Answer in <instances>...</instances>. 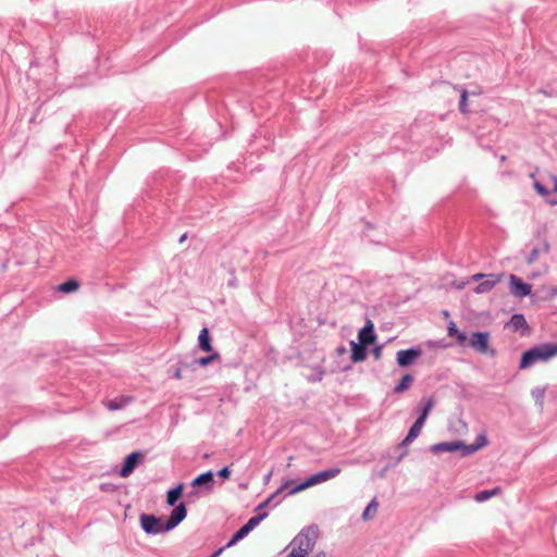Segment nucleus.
Instances as JSON below:
<instances>
[{"label": "nucleus", "instance_id": "1", "mask_svg": "<svg viewBox=\"0 0 557 557\" xmlns=\"http://www.w3.org/2000/svg\"><path fill=\"white\" fill-rule=\"evenodd\" d=\"M319 533L315 525L301 530L290 542V550L286 557H323L322 553L313 555Z\"/></svg>", "mask_w": 557, "mask_h": 557}, {"label": "nucleus", "instance_id": "35", "mask_svg": "<svg viewBox=\"0 0 557 557\" xmlns=\"http://www.w3.org/2000/svg\"><path fill=\"white\" fill-rule=\"evenodd\" d=\"M486 275H487V274L476 273V274H474V275L472 276V280H473V281H480V280H482V278H486Z\"/></svg>", "mask_w": 557, "mask_h": 557}, {"label": "nucleus", "instance_id": "32", "mask_svg": "<svg viewBox=\"0 0 557 557\" xmlns=\"http://www.w3.org/2000/svg\"><path fill=\"white\" fill-rule=\"evenodd\" d=\"M216 358H219V355L218 354H213L211 356H208V357H201L199 359L196 360V362L201 366V367H206L208 366L210 362H212L213 360H215Z\"/></svg>", "mask_w": 557, "mask_h": 557}, {"label": "nucleus", "instance_id": "20", "mask_svg": "<svg viewBox=\"0 0 557 557\" xmlns=\"http://www.w3.org/2000/svg\"><path fill=\"white\" fill-rule=\"evenodd\" d=\"M502 493V488L500 487H495L493 490H485V491H481L479 492L475 496H474V500L478 502V503H482V502H485L487 500L488 498L493 497V496H497Z\"/></svg>", "mask_w": 557, "mask_h": 557}, {"label": "nucleus", "instance_id": "24", "mask_svg": "<svg viewBox=\"0 0 557 557\" xmlns=\"http://www.w3.org/2000/svg\"><path fill=\"white\" fill-rule=\"evenodd\" d=\"M422 403H424V407H423L422 412H421L419 418H423V421H425L428 416H429V413H430V411L435 406L436 401H435L434 396H431V397H429L426 399H423Z\"/></svg>", "mask_w": 557, "mask_h": 557}, {"label": "nucleus", "instance_id": "3", "mask_svg": "<svg viewBox=\"0 0 557 557\" xmlns=\"http://www.w3.org/2000/svg\"><path fill=\"white\" fill-rule=\"evenodd\" d=\"M557 355V344H544L523 352L520 369H525L537 361L548 360Z\"/></svg>", "mask_w": 557, "mask_h": 557}, {"label": "nucleus", "instance_id": "6", "mask_svg": "<svg viewBox=\"0 0 557 557\" xmlns=\"http://www.w3.org/2000/svg\"><path fill=\"white\" fill-rule=\"evenodd\" d=\"M510 293L518 298L529 296L531 294L532 286L524 283L520 277L511 274L509 277Z\"/></svg>", "mask_w": 557, "mask_h": 557}, {"label": "nucleus", "instance_id": "26", "mask_svg": "<svg viewBox=\"0 0 557 557\" xmlns=\"http://www.w3.org/2000/svg\"><path fill=\"white\" fill-rule=\"evenodd\" d=\"M470 94L463 89L461 90V95H460V101H459V110L462 114H467L469 112L468 110V96Z\"/></svg>", "mask_w": 557, "mask_h": 557}, {"label": "nucleus", "instance_id": "40", "mask_svg": "<svg viewBox=\"0 0 557 557\" xmlns=\"http://www.w3.org/2000/svg\"><path fill=\"white\" fill-rule=\"evenodd\" d=\"M554 191H557V178H555Z\"/></svg>", "mask_w": 557, "mask_h": 557}, {"label": "nucleus", "instance_id": "18", "mask_svg": "<svg viewBox=\"0 0 557 557\" xmlns=\"http://www.w3.org/2000/svg\"><path fill=\"white\" fill-rule=\"evenodd\" d=\"M198 342H199V347L201 350L207 351V352L212 350L208 329H202L200 331Z\"/></svg>", "mask_w": 557, "mask_h": 557}, {"label": "nucleus", "instance_id": "4", "mask_svg": "<svg viewBox=\"0 0 557 557\" xmlns=\"http://www.w3.org/2000/svg\"><path fill=\"white\" fill-rule=\"evenodd\" d=\"M341 472H342L341 468H337V467L331 468V469H327L324 471H320V472L309 476L308 479H306L302 483L290 488L288 494L289 495L298 494L309 487L324 483L329 480H332V479L338 476L341 474Z\"/></svg>", "mask_w": 557, "mask_h": 557}, {"label": "nucleus", "instance_id": "33", "mask_svg": "<svg viewBox=\"0 0 557 557\" xmlns=\"http://www.w3.org/2000/svg\"><path fill=\"white\" fill-rule=\"evenodd\" d=\"M218 475L223 479H228L231 475V471L227 467H224L218 472Z\"/></svg>", "mask_w": 557, "mask_h": 557}, {"label": "nucleus", "instance_id": "41", "mask_svg": "<svg viewBox=\"0 0 557 557\" xmlns=\"http://www.w3.org/2000/svg\"><path fill=\"white\" fill-rule=\"evenodd\" d=\"M211 557H214V556H211Z\"/></svg>", "mask_w": 557, "mask_h": 557}, {"label": "nucleus", "instance_id": "8", "mask_svg": "<svg viewBox=\"0 0 557 557\" xmlns=\"http://www.w3.org/2000/svg\"><path fill=\"white\" fill-rule=\"evenodd\" d=\"M140 524H141V528L147 533L156 534V533L165 531L164 525L161 523V520L156 518L152 515H143L140 517Z\"/></svg>", "mask_w": 557, "mask_h": 557}, {"label": "nucleus", "instance_id": "17", "mask_svg": "<svg viewBox=\"0 0 557 557\" xmlns=\"http://www.w3.org/2000/svg\"><path fill=\"white\" fill-rule=\"evenodd\" d=\"M447 332H448V335H449L450 337H454V336L456 337L457 343H458L459 345H465V343H466V342H467V339H468V338H467V336H466V334H465V333H462V332H460V331L457 329V325H456V323H455V322H450V323H449Z\"/></svg>", "mask_w": 557, "mask_h": 557}, {"label": "nucleus", "instance_id": "5", "mask_svg": "<svg viewBox=\"0 0 557 557\" xmlns=\"http://www.w3.org/2000/svg\"><path fill=\"white\" fill-rule=\"evenodd\" d=\"M469 346L475 351L482 355L495 354L494 349L490 348V333L487 332H474L469 338Z\"/></svg>", "mask_w": 557, "mask_h": 557}, {"label": "nucleus", "instance_id": "12", "mask_svg": "<svg viewBox=\"0 0 557 557\" xmlns=\"http://www.w3.org/2000/svg\"><path fill=\"white\" fill-rule=\"evenodd\" d=\"M359 343L362 345H370L375 341L373 324L369 320L367 324L358 333Z\"/></svg>", "mask_w": 557, "mask_h": 557}, {"label": "nucleus", "instance_id": "23", "mask_svg": "<svg viewBox=\"0 0 557 557\" xmlns=\"http://www.w3.org/2000/svg\"><path fill=\"white\" fill-rule=\"evenodd\" d=\"M79 288V283L76 280H69L58 286V290L62 293L76 292Z\"/></svg>", "mask_w": 557, "mask_h": 557}, {"label": "nucleus", "instance_id": "10", "mask_svg": "<svg viewBox=\"0 0 557 557\" xmlns=\"http://www.w3.org/2000/svg\"><path fill=\"white\" fill-rule=\"evenodd\" d=\"M421 356L420 349H406L397 352V363L400 367H408L412 364Z\"/></svg>", "mask_w": 557, "mask_h": 557}, {"label": "nucleus", "instance_id": "21", "mask_svg": "<svg viewBox=\"0 0 557 557\" xmlns=\"http://www.w3.org/2000/svg\"><path fill=\"white\" fill-rule=\"evenodd\" d=\"M377 509L379 503L376 499H372L362 513L363 521L372 520L376 516Z\"/></svg>", "mask_w": 557, "mask_h": 557}, {"label": "nucleus", "instance_id": "37", "mask_svg": "<svg viewBox=\"0 0 557 557\" xmlns=\"http://www.w3.org/2000/svg\"><path fill=\"white\" fill-rule=\"evenodd\" d=\"M374 356H375V358H380V356H381V349L380 348H376L374 350Z\"/></svg>", "mask_w": 557, "mask_h": 557}, {"label": "nucleus", "instance_id": "14", "mask_svg": "<svg viewBox=\"0 0 557 557\" xmlns=\"http://www.w3.org/2000/svg\"><path fill=\"white\" fill-rule=\"evenodd\" d=\"M132 400L133 398L131 396H120L114 399L104 400L103 404L110 411H115L124 408Z\"/></svg>", "mask_w": 557, "mask_h": 557}, {"label": "nucleus", "instance_id": "36", "mask_svg": "<svg viewBox=\"0 0 557 557\" xmlns=\"http://www.w3.org/2000/svg\"><path fill=\"white\" fill-rule=\"evenodd\" d=\"M174 377L177 379V380H181L183 379V372H182V369H177L174 373Z\"/></svg>", "mask_w": 557, "mask_h": 557}, {"label": "nucleus", "instance_id": "7", "mask_svg": "<svg viewBox=\"0 0 557 557\" xmlns=\"http://www.w3.org/2000/svg\"><path fill=\"white\" fill-rule=\"evenodd\" d=\"M187 515V509L184 503L178 504L171 512L169 520L164 524V530L170 531L178 525Z\"/></svg>", "mask_w": 557, "mask_h": 557}, {"label": "nucleus", "instance_id": "9", "mask_svg": "<svg viewBox=\"0 0 557 557\" xmlns=\"http://www.w3.org/2000/svg\"><path fill=\"white\" fill-rule=\"evenodd\" d=\"M141 459H143V454L139 451H133L132 454H129L125 458L124 465H123L122 469L120 470V475L122 478L129 476Z\"/></svg>", "mask_w": 557, "mask_h": 557}, {"label": "nucleus", "instance_id": "19", "mask_svg": "<svg viewBox=\"0 0 557 557\" xmlns=\"http://www.w3.org/2000/svg\"><path fill=\"white\" fill-rule=\"evenodd\" d=\"M183 490H184V485L183 484H180L176 487L170 490L166 493V503H168V505L174 506L176 504V502L178 500V498L182 496Z\"/></svg>", "mask_w": 557, "mask_h": 557}, {"label": "nucleus", "instance_id": "11", "mask_svg": "<svg viewBox=\"0 0 557 557\" xmlns=\"http://www.w3.org/2000/svg\"><path fill=\"white\" fill-rule=\"evenodd\" d=\"M502 278L503 274H487L486 278L474 288V292L476 294L487 293L492 290L494 286L502 281Z\"/></svg>", "mask_w": 557, "mask_h": 557}, {"label": "nucleus", "instance_id": "15", "mask_svg": "<svg viewBox=\"0 0 557 557\" xmlns=\"http://www.w3.org/2000/svg\"><path fill=\"white\" fill-rule=\"evenodd\" d=\"M350 346H351V356H350L351 361L352 362L363 361L367 357V352H366L367 345H362L360 343L357 344L355 342H351Z\"/></svg>", "mask_w": 557, "mask_h": 557}, {"label": "nucleus", "instance_id": "38", "mask_svg": "<svg viewBox=\"0 0 557 557\" xmlns=\"http://www.w3.org/2000/svg\"><path fill=\"white\" fill-rule=\"evenodd\" d=\"M187 238V234H183L180 238V243H183Z\"/></svg>", "mask_w": 557, "mask_h": 557}, {"label": "nucleus", "instance_id": "13", "mask_svg": "<svg viewBox=\"0 0 557 557\" xmlns=\"http://www.w3.org/2000/svg\"><path fill=\"white\" fill-rule=\"evenodd\" d=\"M424 422L425 421H423V418H418L416 420L413 425L410 428L407 436L405 437V440L401 443L404 446L410 444L411 442H413L420 435L421 430H422V428L424 425Z\"/></svg>", "mask_w": 557, "mask_h": 557}, {"label": "nucleus", "instance_id": "2", "mask_svg": "<svg viewBox=\"0 0 557 557\" xmlns=\"http://www.w3.org/2000/svg\"><path fill=\"white\" fill-rule=\"evenodd\" d=\"M487 445V438L485 434H480L476 438L474 444L472 445H465L461 441H454V442H442L434 444L432 446V451L434 453H442V451H461L462 456L471 455L479 449L485 447Z\"/></svg>", "mask_w": 557, "mask_h": 557}, {"label": "nucleus", "instance_id": "39", "mask_svg": "<svg viewBox=\"0 0 557 557\" xmlns=\"http://www.w3.org/2000/svg\"><path fill=\"white\" fill-rule=\"evenodd\" d=\"M481 92H482V91H481V89H479V90H476V91H472V92H471V95H473V96H479V95H481Z\"/></svg>", "mask_w": 557, "mask_h": 557}, {"label": "nucleus", "instance_id": "29", "mask_svg": "<svg viewBox=\"0 0 557 557\" xmlns=\"http://www.w3.org/2000/svg\"><path fill=\"white\" fill-rule=\"evenodd\" d=\"M250 532V529L245 524L243 525L232 537L228 545H232L236 543L237 541L244 539L248 533Z\"/></svg>", "mask_w": 557, "mask_h": 557}, {"label": "nucleus", "instance_id": "34", "mask_svg": "<svg viewBox=\"0 0 557 557\" xmlns=\"http://www.w3.org/2000/svg\"><path fill=\"white\" fill-rule=\"evenodd\" d=\"M534 186H535L536 190H537L541 195H545V194H546L545 188H544L541 184L535 183V185H534Z\"/></svg>", "mask_w": 557, "mask_h": 557}, {"label": "nucleus", "instance_id": "30", "mask_svg": "<svg viewBox=\"0 0 557 557\" xmlns=\"http://www.w3.org/2000/svg\"><path fill=\"white\" fill-rule=\"evenodd\" d=\"M267 517V513H262V515H259V516H256V517H252L248 520V522L246 523V525L250 529V531L256 528L261 520H263L264 518Z\"/></svg>", "mask_w": 557, "mask_h": 557}, {"label": "nucleus", "instance_id": "31", "mask_svg": "<svg viewBox=\"0 0 557 557\" xmlns=\"http://www.w3.org/2000/svg\"><path fill=\"white\" fill-rule=\"evenodd\" d=\"M267 517V513H262V515H259V516H256V517H252L248 520V522L246 523V525L250 529V531L256 528L261 520H263L264 518Z\"/></svg>", "mask_w": 557, "mask_h": 557}, {"label": "nucleus", "instance_id": "16", "mask_svg": "<svg viewBox=\"0 0 557 557\" xmlns=\"http://www.w3.org/2000/svg\"><path fill=\"white\" fill-rule=\"evenodd\" d=\"M507 327L512 332H517L527 329L528 323L522 314H513L508 322Z\"/></svg>", "mask_w": 557, "mask_h": 557}, {"label": "nucleus", "instance_id": "27", "mask_svg": "<svg viewBox=\"0 0 557 557\" xmlns=\"http://www.w3.org/2000/svg\"><path fill=\"white\" fill-rule=\"evenodd\" d=\"M292 483V481H286L275 493H273L259 506V509L267 507L283 490H285Z\"/></svg>", "mask_w": 557, "mask_h": 557}, {"label": "nucleus", "instance_id": "25", "mask_svg": "<svg viewBox=\"0 0 557 557\" xmlns=\"http://www.w3.org/2000/svg\"><path fill=\"white\" fill-rule=\"evenodd\" d=\"M213 481V474L212 472L208 471L206 473H202L198 475L196 479H194L191 485L193 486H201L207 483H211Z\"/></svg>", "mask_w": 557, "mask_h": 557}, {"label": "nucleus", "instance_id": "22", "mask_svg": "<svg viewBox=\"0 0 557 557\" xmlns=\"http://www.w3.org/2000/svg\"><path fill=\"white\" fill-rule=\"evenodd\" d=\"M413 382V376L411 374H406L403 376L400 382L395 386L394 392L397 394H401L409 389L410 385Z\"/></svg>", "mask_w": 557, "mask_h": 557}, {"label": "nucleus", "instance_id": "28", "mask_svg": "<svg viewBox=\"0 0 557 557\" xmlns=\"http://www.w3.org/2000/svg\"><path fill=\"white\" fill-rule=\"evenodd\" d=\"M250 532V529L245 524L243 525L232 537L228 545H232L236 543L237 541L244 539L248 533Z\"/></svg>", "mask_w": 557, "mask_h": 557}]
</instances>
